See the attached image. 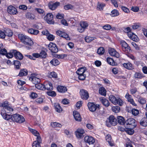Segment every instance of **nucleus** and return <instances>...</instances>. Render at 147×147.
Instances as JSON below:
<instances>
[{
    "label": "nucleus",
    "instance_id": "59",
    "mask_svg": "<svg viewBox=\"0 0 147 147\" xmlns=\"http://www.w3.org/2000/svg\"><path fill=\"white\" fill-rule=\"evenodd\" d=\"M129 36L130 37H131L133 38L134 41H136L138 40V37L137 36L134 35V34L132 33V35L129 34Z\"/></svg>",
    "mask_w": 147,
    "mask_h": 147
},
{
    "label": "nucleus",
    "instance_id": "19",
    "mask_svg": "<svg viewBox=\"0 0 147 147\" xmlns=\"http://www.w3.org/2000/svg\"><path fill=\"white\" fill-rule=\"evenodd\" d=\"M14 53V55L15 57L17 59L21 60L22 59L23 57V55L19 52L15 50L14 51H13Z\"/></svg>",
    "mask_w": 147,
    "mask_h": 147
},
{
    "label": "nucleus",
    "instance_id": "42",
    "mask_svg": "<svg viewBox=\"0 0 147 147\" xmlns=\"http://www.w3.org/2000/svg\"><path fill=\"white\" fill-rule=\"evenodd\" d=\"M51 125L53 128H61L62 126V125L56 122H51Z\"/></svg>",
    "mask_w": 147,
    "mask_h": 147
},
{
    "label": "nucleus",
    "instance_id": "2",
    "mask_svg": "<svg viewBox=\"0 0 147 147\" xmlns=\"http://www.w3.org/2000/svg\"><path fill=\"white\" fill-rule=\"evenodd\" d=\"M109 99L111 102L114 105L119 104L122 106L123 104L122 100L120 98H117L114 95H111L109 96Z\"/></svg>",
    "mask_w": 147,
    "mask_h": 147
},
{
    "label": "nucleus",
    "instance_id": "6",
    "mask_svg": "<svg viewBox=\"0 0 147 147\" xmlns=\"http://www.w3.org/2000/svg\"><path fill=\"white\" fill-rule=\"evenodd\" d=\"M121 44L122 47V49L123 51L126 53H128L131 50L130 47L128 44L124 41H121Z\"/></svg>",
    "mask_w": 147,
    "mask_h": 147
},
{
    "label": "nucleus",
    "instance_id": "53",
    "mask_svg": "<svg viewBox=\"0 0 147 147\" xmlns=\"http://www.w3.org/2000/svg\"><path fill=\"white\" fill-rule=\"evenodd\" d=\"M85 39L86 41V42L89 43L94 40V38L93 37H92L89 36H87L86 37Z\"/></svg>",
    "mask_w": 147,
    "mask_h": 147
},
{
    "label": "nucleus",
    "instance_id": "47",
    "mask_svg": "<svg viewBox=\"0 0 147 147\" xmlns=\"http://www.w3.org/2000/svg\"><path fill=\"white\" fill-rule=\"evenodd\" d=\"M40 57L42 58H45L47 56V54L46 52L43 50H42L40 53Z\"/></svg>",
    "mask_w": 147,
    "mask_h": 147
},
{
    "label": "nucleus",
    "instance_id": "22",
    "mask_svg": "<svg viewBox=\"0 0 147 147\" xmlns=\"http://www.w3.org/2000/svg\"><path fill=\"white\" fill-rule=\"evenodd\" d=\"M73 114L75 119L78 121H81V118L79 113L77 111H74Z\"/></svg>",
    "mask_w": 147,
    "mask_h": 147
},
{
    "label": "nucleus",
    "instance_id": "9",
    "mask_svg": "<svg viewBox=\"0 0 147 147\" xmlns=\"http://www.w3.org/2000/svg\"><path fill=\"white\" fill-rule=\"evenodd\" d=\"M80 94L81 98L83 100H87L89 97L88 91L84 89L81 90Z\"/></svg>",
    "mask_w": 147,
    "mask_h": 147
},
{
    "label": "nucleus",
    "instance_id": "29",
    "mask_svg": "<svg viewBox=\"0 0 147 147\" xmlns=\"http://www.w3.org/2000/svg\"><path fill=\"white\" fill-rule=\"evenodd\" d=\"M86 69L85 67H82L80 68L76 71V73L78 75L84 74L85 72Z\"/></svg>",
    "mask_w": 147,
    "mask_h": 147
},
{
    "label": "nucleus",
    "instance_id": "48",
    "mask_svg": "<svg viewBox=\"0 0 147 147\" xmlns=\"http://www.w3.org/2000/svg\"><path fill=\"white\" fill-rule=\"evenodd\" d=\"M105 52V50L104 48L100 47L98 48L97 51V53L100 55H102Z\"/></svg>",
    "mask_w": 147,
    "mask_h": 147
},
{
    "label": "nucleus",
    "instance_id": "4",
    "mask_svg": "<svg viewBox=\"0 0 147 147\" xmlns=\"http://www.w3.org/2000/svg\"><path fill=\"white\" fill-rule=\"evenodd\" d=\"M12 120L17 123H22L24 122L25 120L22 115L16 114L12 115Z\"/></svg>",
    "mask_w": 147,
    "mask_h": 147
},
{
    "label": "nucleus",
    "instance_id": "34",
    "mask_svg": "<svg viewBox=\"0 0 147 147\" xmlns=\"http://www.w3.org/2000/svg\"><path fill=\"white\" fill-rule=\"evenodd\" d=\"M99 92L101 95L105 96L106 95V91L103 87L100 88L99 89Z\"/></svg>",
    "mask_w": 147,
    "mask_h": 147
},
{
    "label": "nucleus",
    "instance_id": "40",
    "mask_svg": "<svg viewBox=\"0 0 147 147\" xmlns=\"http://www.w3.org/2000/svg\"><path fill=\"white\" fill-rule=\"evenodd\" d=\"M29 130L34 136L37 137L36 139L38 137H40L39 132L35 129H29Z\"/></svg>",
    "mask_w": 147,
    "mask_h": 147
},
{
    "label": "nucleus",
    "instance_id": "12",
    "mask_svg": "<svg viewBox=\"0 0 147 147\" xmlns=\"http://www.w3.org/2000/svg\"><path fill=\"white\" fill-rule=\"evenodd\" d=\"M85 142L89 144H92L95 142V139L92 136H86L84 138Z\"/></svg>",
    "mask_w": 147,
    "mask_h": 147
},
{
    "label": "nucleus",
    "instance_id": "56",
    "mask_svg": "<svg viewBox=\"0 0 147 147\" xmlns=\"http://www.w3.org/2000/svg\"><path fill=\"white\" fill-rule=\"evenodd\" d=\"M61 37L64 38L68 40H69L70 39L68 35L64 32H63L62 34L61 35Z\"/></svg>",
    "mask_w": 147,
    "mask_h": 147
},
{
    "label": "nucleus",
    "instance_id": "15",
    "mask_svg": "<svg viewBox=\"0 0 147 147\" xmlns=\"http://www.w3.org/2000/svg\"><path fill=\"white\" fill-rule=\"evenodd\" d=\"M7 11L10 14H16L17 13V9L11 5L9 6L8 7Z\"/></svg>",
    "mask_w": 147,
    "mask_h": 147
},
{
    "label": "nucleus",
    "instance_id": "43",
    "mask_svg": "<svg viewBox=\"0 0 147 147\" xmlns=\"http://www.w3.org/2000/svg\"><path fill=\"white\" fill-rule=\"evenodd\" d=\"M50 63L54 66H56L58 65L60 62L58 60L56 59H54L50 61Z\"/></svg>",
    "mask_w": 147,
    "mask_h": 147
},
{
    "label": "nucleus",
    "instance_id": "14",
    "mask_svg": "<svg viewBox=\"0 0 147 147\" xmlns=\"http://www.w3.org/2000/svg\"><path fill=\"white\" fill-rule=\"evenodd\" d=\"M1 113L3 118L5 119L8 120L11 119L12 120V115H10L6 113L5 112L4 109H2Z\"/></svg>",
    "mask_w": 147,
    "mask_h": 147
},
{
    "label": "nucleus",
    "instance_id": "44",
    "mask_svg": "<svg viewBox=\"0 0 147 147\" xmlns=\"http://www.w3.org/2000/svg\"><path fill=\"white\" fill-rule=\"evenodd\" d=\"M110 15L112 17L116 16L119 15V13L118 11L116 9H113L111 12Z\"/></svg>",
    "mask_w": 147,
    "mask_h": 147
},
{
    "label": "nucleus",
    "instance_id": "54",
    "mask_svg": "<svg viewBox=\"0 0 147 147\" xmlns=\"http://www.w3.org/2000/svg\"><path fill=\"white\" fill-rule=\"evenodd\" d=\"M131 112L132 114L134 116H136L138 115L139 113V111L135 109H132L131 110Z\"/></svg>",
    "mask_w": 147,
    "mask_h": 147
},
{
    "label": "nucleus",
    "instance_id": "31",
    "mask_svg": "<svg viewBox=\"0 0 147 147\" xmlns=\"http://www.w3.org/2000/svg\"><path fill=\"white\" fill-rule=\"evenodd\" d=\"M27 74V70L26 69H23L20 71L18 76L20 77H22L26 76Z\"/></svg>",
    "mask_w": 147,
    "mask_h": 147
},
{
    "label": "nucleus",
    "instance_id": "38",
    "mask_svg": "<svg viewBox=\"0 0 147 147\" xmlns=\"http://www.w3.org/2000/svg\"><path fill=\"white\" fill-rule=\"evenodd\" d=\"M112 111L114 113H117L119 112L120 111L119 107L117 106H113L112 107Z\"/></svg>",
    "mask_w": 147,
    "mask_h": 147
},
{
    "label": "nucleus",
    "instance_id": "60",
    "mask_svg": "<svg viewBox=\"0 0 147 147\" xmlns=\"http://www.w3.org/2000/svg\"><path fill=\"white\" fill-rule=\"evenodd\" d=\"M47 38L49 40H53L55 38V36L52 34H49L47 36Z\"/></svg>",
    "mask_w": 147,
    "mask_h": 147
},
{
    "label": "nucleus",
    "instance_id": "46",
    "mask_svg": "<svg viewBox=\"0 0 147 147\" xmlns=\"http://www.w3.org/2000/svg\"><path fill=\"white\" fill-rule=\"evenodd\" d=\"M15 50H12L10 51V52L9 53H7L5 55L6 57L8 58H11L14 55V53L13 51H15Z\"/></svg>",
    "mask_w": 147,
    "mask_h": 147
},
{
    "label": "nucleus",
    "instance_id": "17",
    "mask_svg": "<svg viewBox=\"0 0 147 147\" xmlns=\"http://www.w3.org/2000/svg\"><path fill=\"white\" fill-rule=\"evenodd\" d=\"M135 121V120L133 118H130L128 119L127 120L126 124L125 125V128H123V129H131V128H128V125L131 124L136 123Z\"/></svg>",
    "mask_w": 147,
    "mask_h": 147
},
{
    "label": "nucleus",
    "instance_id": "37",
    "mask_svg": "<svg viewBox=\"0 0 147 147\" xmlns=\"http://www.w3.org/2000/svg\"><path fill=\"white\" fill-rule=\"evenodd\" d=\"M120 131H125L129 135H132L134 133V129H120Z\"/></svg>",
    "mask_w": 147,
    "mask_h": 147
},
{
    "label": "nucleus",
    "instance_id": "21",
    "mask_svg": "<svg viewBox=\"0 0 147 147\" xmlns=\"http://www.w3.org/2000/svg\"><path fill=\"white\" fill-rule=\"evenodd\" d=\"M117 119L118 123L125 127V125L126 124V122L124 118L122 116H118L117 117Z\"/></svg>",
    "mask_w": 147,
    "mask_h": 147
},
{
    "label": "nucleus",
    "instance_id": "7",
    "mask_svg": "<svg viewBox=\"0 0 147 147\" xmlns=\"http://www.w3.org/2000/svg\"><path fill=\"white\" fill-rule=\"evenodd\" d=\"M48 47L49 49L52 53H56L58 51L57 47L54 43L50 42L48 45Z\"/></svg>",
    "mask_w": 147,
    "mask_h": 147
},
{
    "label": "nucleus",
    "instance_id": "55",
    "mask_svg": "<svg viewBox=\"0 0 147 147\" xmlns=\"http://www.w3.org/2000/svg\"><path fill=\"white\" fill-rule=\"evenodd\" d=\"M49 77L50 78H56L57 77V74L55 72H52L50 73L49 75Z\"/></svg>",
    "mask_w": 147,
    "mask_h": 147
},
{
    "label": "nucleus",
    "instance_id": "13",
    "mask_svg": "<svg viewBox=\"0 0 147 147\" xmlns=\"http://www.w3.org/2000/svg\"><path fill=\"white\" fill-rule=\"evenodd\" d=\"M109 53L110 55L117 58H119L120 57V55L119 53L117 52L114 49L110 48L108 50Z\"/></svg>",
    "mask_w": 147,
    "mask_h": 147
},
{
    "label": "nucleus",
    "instance_id": "58",
    "mask_svg": "<svg viewBox=\"0 0 147 147\" xmlns=\"http://www.w3.org/2000/svg\"><path fill=\"white\" fill-rule=\"evenodd\" d=\"M138 102L142 104H145L146 102V101L144 98L140 97L138 100Z\"/></svg>",
    "mask_w": 147,
    "mask_h": 147
},
{
    "label": "nucleus",
    "instance_id": "30",
    "mask_svg": "<svg viewBox=\"0 0 147 147\" xmlns=\"http://www.w3.org/2000/svg\"><path fill=\"white\" fill-rule=\"evenodd\" d=\"M34 10L38 13L40 14L42 17L45 16V11L42 9L39 8H35Z\"/></svg>",
    "mask_w": 147,
    "mask_h": 147
},
{
    "label": "nucleus",
    "instance_id": "16",
    "mask_svg": "<svg viewBox=\"0 0 147 147\" xmlns=\"http://www.w3.org/2000/svg\"><path fill=\"white\" fill-rule=\"evenodd\" d=\"M44 86L45 90H51L53 89L52 84L50 82L46 81L44 83Z\"/></svg>",
    "mask_w": 147,
    "mask_h": 147
},
{
    "label": "nucleus",
    "instance_id": "52",
    "mask_svg": "<svg viewBox=\"0 0 147 147\" xmlns=\"http://www.w3.org/2000/svg\"><path fill=\"white\" fill-rule=\"evenodd\" d=\"M47 94L48 95L53 97H55L56 95L55 92L54 91L47 92Z\"/></svg>",
    "mask_w": 147,
    "mask_h": 147
},
{
    "label": "nucleus",
    "instance_id": "24",
    "mask_svg": "<svg viewBox=\"0 0 147 147\" xmlns=\"http://www.w3.org/2000/svg\"><path fill=\"white\" fill-rule=\"evenodd\" d=\"M126 97L128 101L132 105L134 106H136V104L135 103L134 100L132 98L131 96L127 93L126 95Z\"/></svg>",
    "mask_w": 147,
    "mask_h": 147
},
{
    "label": "nucleus",
    "instance_id": "8",
    "mask_svg": "<svg viewBox=\"0 0 147 147\" xmlns=\"http://www.w3.org/2000/svg\"><path fill=\"white\" fill-rule=\"evenodd\" d=\"M53 18V15L51 13H48L45 16L44 20L47 23L50 24H53L54 22L52 21Z\"/></svg>",
    "mask_w": 147,
    "mask_h": 147
},
{
    "label": "nucleus",
    "instance_id": "5",
    "mask_svg": "<svg viewBox=\"0 0 147 147\" xmlns=\"http://www.w3.org/2000/svg\"><path fill=\"white\" fill-rule=\"evenodd\" d=\"M88 106L90 111L91 112L98 111L100 108V106L99 104H95L92 102H88Z\"/></svg>",
    "mask_w": 147,
    "mask_h": 147
},
{
    "label": "nucleus",
    "instance_id": "11",
    "mask_svg": "<svg viewBox=\"0 0 147 147\" xmlns=\"http://www.w3.org/2000/svg\"><path fill=\"white\" fill-rule=\"evenodd\" d=\"M60 5V2L56 1L55 3L51 2L49 3L48 6L50 9L52 10H55Z\"/></svg>",
    "mask_w": 147,
    "mask_h": 147
},
{
    "label": "nucleus",
    "instance_id": "57",
    "mask_svg": "<svg viewBox=\"0 0 147 147\" xmlns=\"http://www.w3.org/2000/svg\"><path fill=\"white\" fill-rule=\"evenodd\" d=\"M140 125L143 126H147V122L145 121L143 119H141L140 122Z\"/></svg>",
    "mask_w": 147,
    "mask_h": 147
},
{
    "label": "nucleus",
    "instance_id": "23",
    "mask_svg": "<svg viewBox=\"0 0 147 147\" xmlns=\"http://www.w3.org/2000/svg\"><path fill=\"white\" fill-rule=\"evenodd\" d=\"M105 138L106 141L108 142L109 145L111 146H114V143L113 141L112 140V138L110 134H108L106 136Z\"/></svg>",
    "mask_w": 147,
    "mask_h": 147
},
{
    "label": "nucleus",
    "instance_id": "45",
    "mask_svg": "<svg viewBox=\"0 0 147 147\" xmlns=\"http://www.w3.org/2000/svg\"><path fill=\"white\" fill-rule=\"evenodd\" d=\"M35 86L36 88L38 89L42 90H45L44 83L43 84H42L39 83L35 85Z\"/></svg>",
    "mask_w": 147,
    "mask_h": 147
},
{
    "label": "nucleus",
    "instance_id": "64",
    "mask_svg": "<svg viewBox=\"0 0 147 147\" xmlns=\"http://www.w3.org/2000/svg\"><path fill=\"white\" fill-rule=\"evenodd\" d=\"M2 106L5 109L9 106L8 102L5 101L2 104Z\"/></svg>",
    "mask_w": 147,
    "mask_h": 147
},
{
    "label": "nucleus",
    "instance_id": "41",
    "mask_svg": "<svg viewBox=\"0 0 147 147\" xmlns=\"http://www.w3.org/2000/svg\"><path fill=\"white\" fill-rule=\"evenodd\" d=\"M26 18L31 20H33L35 18V16L34 14L30 12H28L26 14Z\"/></svg>",
    "mask_w": 147,
    "mask_h": 147
},
{
    "label": "nucleus",
    "instance_id": "27",
    "mask_svg": "<svg viewBox=\"0 0 147 147\" xmlns=\"http://www.w3.org/2000/svg\"><path fill=\"white\" fill-rule=\"evenodd\" d=\"M100 100L102 104L106 107H108L109 105V102L108 100L104 97L100 98Z\"/></svg>",
    "mask_w": 147,
    "mask_h": 147
},
{
    "label": "nucleus",
    "instance_id": "25",
    "mask_svg": "<svg viewBox=\"0 0 147 147\" xmlns=\"http://www.w3.org/2000/svg\"><path fill=\"white\" fill-rule=\"evenodd\" d=\"M57 88V91L60 92L64 93L67 91V88L64 86H58Z\"/></svg>",
    "mask_w": 147,
    "mask_h": 147
},
{
    "label": "nucleus",
    "instance_id": "50",
    "mask_svg": "<svg viewBox=\"0 0 147 147\" xmlns=\"http://www.w3.org/2000/svg\"><path fill=\"white\" fill-rule=\"evenodd\" d=\"M74 6L72 5L68 4L65 5L64 7V8L65 10H67L70 9H74Z\"/></svg>",
    "mask_w": 147,
    "mask_h": 147
},
{
    "label": "nucleus",
    "instance_id": "35",
    "mask_svg": "<svg viewBox=\"0 0 147 147\" xmlns=\"http://www.w3.org/2000/svg\"><path fill=\"white\" fill-rule=\"evenodd\" d=\"M5 36H7L8 37H11L12 36L13 33L11 30L7 29L5 30Z\"/></svg>",
    "mask_w": 147,
    "mask_h": 147
},
{
    "label": "nucleus",
    "instance_id": "63",
    "mask_svg": "<svg viewBox=\"0 0 147 147\" xmlns=\"http://www.w3.org/2000/svg\"><path fill=\"white\" fill-rule=\"evenodd\" d=\"M78 75V78L80 80H84L86 77V75L85 74H83Z\"/></svg>",
    "mask_w": 147,
    "mask_h": 147
},
{
    "label": "nucleus",
    "instance_id": "18",
    "mask_svg": "<svg viewBox=\"0 0 147 147\" xmlns=\"http://www.w3.org/2000/svg\"><path fill=\"white\" fill-rule=\"evenodd\" d=\"M36 140H37L33 142L32 147H40V144L42 142V141L41 137H38Z\"/></svg>",
    "mask_w": 147,
    "mask_h": 147
},
{
    "label": "nucleus",
    "instance_id": "62",
    "mask_svg": "<svg viewBox=\"0 0 147 147\" xmlns=\"http://www.w3.org/2000/svg\"><path fill=\"white\" fill-rule=\"evenodd\" d=\"M7 53V51L4 48L0 50V54L3 55H5Z\"/></svg>",
    "mask_w": 147,
    "mask_h": 147
},
{
    "label": "nucleus",
    "instance_id": "10",
    "mask_svg": "<svg viewBox=\"0 0 147 147\" xmlns=\"http://www.w3.org/2000/svg\"><path fill=\"white\" fill-rule=\"evenodd\" d=\"M84 133L83 129H77L75 132V134L77 138L78 139H80L83 138Z\"/></svg>",
    "mask_w": 147,
    "mask_h": 147
},
{
    "label": "nucleus",
    "instance_id": "39",
    "mask_svg": "<svg viewBox=\"0 0 147 147\" xmlns=\"http://www.w3.org/2000/svg\"><path fill=\"white\" fill-rule=\"evenodd\" d=\"M134 76L136 78L141 79L144 77V75L141 73L136 72Z\"/></svg>",
    "mask_w": 147,
    "mask_h": 147
},
{
    "label": "nucleus",
    "instance_id": "51",
    "mask_svg": "<svg viewBox=\"0 0 147 147\" xmlns=\"http://www.w3.org/2000/svg\"><path fill=\"white\" fill-rule=\"evenodd\" d=\"M80 26L84 29L86 28L88 26L87 23L85 22H80Z\"/></svg>",
    "mask_w": 147,
    "mask_h": 147
},
{
    "label": "nucleus",
    "instance_id": "61",
    "mask_svg": "<svg viewBox=\"0 0 147 147\" xmlns=\"http://www.w3.org/2000/svg\"><path fill=\"white\" fill-rule=\"evenodd\" d=\"M103 28L105 30H109L111 29V27L110 25L106 24L104 26H103Z\"/></svg>",
    "mask_w": 147,
    "mask_h": 147
},
{
    "label": "nucleus",
    "instance_id": "20",
    "mask_svg": "<svg viewBox=\"0 0 147 147\" xmlns=\"http://www.w3.org/2000/svg\"><path fill=\"white\" fill-rule=\"evenodd\" d=\"M109 122L111 124L115 126L117 124V120L113 115H111L109 117Z\"/></svg>",
    "mask_w": 147,
    "mask_h": 147
},
{
    "label": "nucleus",
    "instance_id": "36",
    "mask_svg": "<svg viewBox=\"0 0 147 147\" xmlns=\"http://www.w3.org/2000/svg\"><path fill=\"white\" fill-rule=\"evenodd\" d=\"M13 64L15 66V69H20V67L21 65L20 61L18 60L14 61Z\"/></svg>",
    "mask_w": 147,
    "mask_h": 147
},
{
    "label": "nucleus",
    "instance_id": "1",
    "mask_svg": "<svg viewBox=\"0 0 147 147\" xmlns=\"http://www.w3.org/2000/svg\"><path fill=\"white\" fill-rule=\"evenodd\" d=\"M18 37L21 41L26 45L32 46L34 44V43L31 39L26 35L20 34H18Z\"/></svg>",
    "mask_w": 147,
    "mask_h": 147
},
{
    "label": "nucleus",
    "instance_id": "28",
    "mask_svg": "<svg viewBox=\"0 0 147 147\" xmlns=\"http://www.w3.org/2000/svg\"><path fill=\"white\" fill-rule=\"evenodd\" d=\"M107 61L108 64L111 65L113 66L116 65L117 64V63L115 62L112 58L109 57L107 58Z\"/></svg>",
    "mask_w": 147,
    "mask_h": 147
},
{
    "label": "nucleus",
    "instance_id": "26",
    "mask_svg": "<svg viewBox=\"0 0 147 147\" xmlns=\"http://www.w3.org/2000/svg\"><path fill=\"white\" fill-rule=\"evenodd\" d=\"M54 107L55 111L59 113L62 111V109L59 103H55L54 105Z\"/></svg>",
    "mask_w": 147,
    "mask_h": 147
},
{
    "label": "nucleus",
    "instance_id": "3",
    "mask_svg": "<svg viewBox=\"0 0 147 147\" xmlns=\"http://www.w3.org/2000/svg\"><path fill=\"white\" fill-rule=\"evenodd\" d=\"M39 75L36 73L32 74L29 77V80L34 84L36 85L37 84L40 83V80L38 78Z\"/></svg>",
    "mask_w": 147,
    "mask_h": 147
},
{
    "label": "nucleus",
    "instance_id": "49",
    "mask_svg": "<svg viewBox=\"0 0 147 147\" xmlns=\"http://www.w3.org/2000/svg\"><path fill=\"white\" fill-rule=\"evenodd\" d=\"M105 6V4L98 3L97 7V8L98 10L100 11L103 10Z\"/></svg>",
    "mask_w": 147,
    "mask_h": 147
},
{
    "label": "nucleus",
    "instance_id": "33",
    "mask_svg": "<svg viewBox=\"0 0 147 147\" xmlns=\"http://www.w3.org/2000/svg\"><path fill=\"white\" fill-rule=\"evenodd\" d=\"M28 32L29 33L31 34L36 35L38 33L39 31L37 30H35L32 28H30L28 30Z\"/></svg>",
    "mask_w": 147,
    "mask_h": 147
},
{
    "label": "nucleus",
    "instance_id": "32",
    "mask_svg": "<svg viewBox=\"0 0 147 147\" xmlns=\"http://www.w3.org/2000/svg\"><path fill=\"white\" fill-rule=\"evenodd\" d=\"M123 65L124 67L127 69H134L133 66L132 64L128 62L127 63H124Z\"/></svg>",
    "mask_w": 147,
    "mask_h": 147
}]
</instances>
